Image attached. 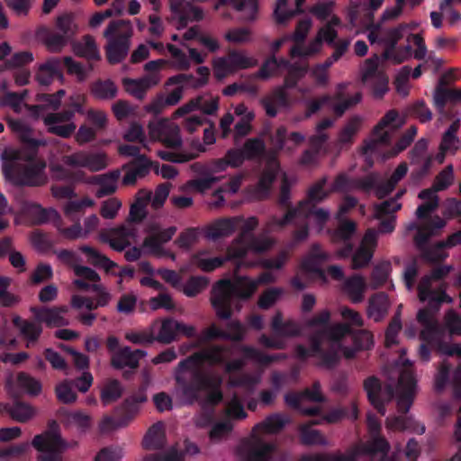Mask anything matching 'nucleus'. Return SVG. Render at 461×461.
I'll return each instance as SVG.
<instances>
[{
	"instance_id": "c9c22d12",
	"label": "nucleus",
	"mask_w": 461,
	"mask_h": 461,
	"mask_svg": "<svg viewBox=\"0 0 461 461\" xmlns=\"http://www.w3.org/2000/svg\"><path fill=\"white\" fill-rule=\"evenodd\" d=\"M165 446V433L163 423L153 424L142 439V447L147 450L161 449Z\"/></svg>"
},
{
	"instance_id": "5fc2aeb1",
	"label": "nucleus",
	"mask_w": 461,
	"mask_h": 461,
	"mask_svg": "<svg viewBox=\"0 0 461 461\" xmlns=\"http://www.w3.org/2000/svg\"><path fill=\"white\" fill-rule=\"evenodd\" d=\"M17 384L19 387L31 395L36 396L41 392V382L26 373L22 372L18 374Z\"/></svg>"
},
{
	"instance_id": "774afa93",
	"label": "nucleus",
	"mask_w": 461,
	"mask_h": 461,
	"mask_svg": "<svg viewBox=\"0 0 461 461\" xmlns=\"http://www.w3.org/2000/svg\"><path fill=\"white\" fill-rule=\"evenodd\" d=\"M445 326L450 335L461 336V316L455 310H448L444 316Z\"/></svg>"
},
{
	"instance_id": "338daca9",
	"label": "nucleus",
	"mask_w": 461,
	"mask_h": 461,
	"mask_svg": "<svg viewBox=\"0 0 461 461\" xmlns=\"http://www.w3.org/2000/svg\"><path fill=\"white\" fill-rule=\"evenodd\" d=\"M53 276V270L50 264L39 263L30 276V283L32 285H40L43 282L49 281Z\"/></svg>"
},
{
	"instance_id": "473e14b6",
	"label": "nucleus",
	"mask_w": 461,
	"mask_h": 461,
	"mask_svg": "<svg viewBox=\"0 0 461 461\" xmlns=\"http://www.w3.org/2000/svg\"><path fill=\"white\" fill-rule=\"evenodd\" d=\"M303 400L312 401L315 403L324 402L325 399L319 381H315L311 388H305L299 393L285 395V403H301Z\"/></svg>"
},
{
	"instance_id": "412c9836",
	"label": "nucleus",
	"mask_w": 461,
	"mask_h": 461,
	"mask_svg": "<svg viewBox=\"0 0 461 461\" xmlns=\"http://www.w3.org/2000/svg\"><path fill=\"white\" fill-rule=\"evenodd\" d=\"M364 81H373V93L376 98H382L388 91L389 78L386 74L378 69L376 61L366 60V66L363 72Z\"/></svg>"
},
{
	"instance_id": "680f3d73",
	"label": "nucleus",
	"mask_w": 461,
	"mask_h": 461,
	"mask_svg": "<svg viewBox=\"0 0 461 461\" xmlns=\"http://www.w3.org/2000/svg\"><path fill=\"white\" fill-rule=\"evenodd\" d=\"M374 252L366 246H360L352 255L351 267L353 269H360L368 266L373 258Z\"/></svg>"
},
{
	"instance_id": "ea45409f",
	"label": "nucleus",
	"mask_w": 461,
	"mask_h": 461,
	"mask_svg": "<svg viewBox=\"0 0 461 461\" xmlns=\"http://www.w3.org/2000/svg\"><path fill=\"white\" fill-rule=\"evenodd\" d=\"M318 424V421L312 420L309 424H303L299 428L300 441L306 446L311 445H325L326 439L319 430L312 429V425Z\"/></svg>"
},
{
	"instance_id": "3c124183",
	"label": "nucleus",
	"mask_w": 461,
	"mask_h": 461,
	"mask_svg": "<svg viewBox=\"0 0 461 461\" xmlns=\"http://www.w3.org/2000/svg\"><path fill=\"white\" fill-rule=\"evenodd\" d=\"M357 230V225L353 221L346 220L340 222L338 228L333 231L331 239L333 242L351 241Z\"/></svg>"
},
{
	"instance_id": "5701e85b",
	"label": "nucleus",
	"mask_w": 461,
	"mask_h": 461,
	"mask_svg": "<svg viewBox=\"0 0 461 461\" xmlns=\"http://www.w3.org/2000/svg\"><path fill=\"white\" fill-rule=\"evenodd\" d=\"M288 88L284 86L276 87L269 96L261 99L260 103L268 117L274 118L277 114V107L287 108L291 104Z\"/></svg>"
},
{
	"instance_id": "f3484780",
	"label": "nucleus",
	"mask_w": 461,
	"mask_h": 461,
	"mask_svg": "<svg viewBox=\"0 0 461 461\" xmlns=\"http://www.w3.org/2000/svg\"><path fill=\"white\" fill-rule=\"evenodd\" d=\"M176 232V227L175 226L163 230L152 226L149 229V234L142 242V248L148 249L149 252L153 255L161 256L164 254L162 245L171 240Z\"/></svg>"
},
{
	"instance_id": "423d86ee",
	"label": "nucleus",
	"mask_w": 461,
	"mask_h": 461,
	"mask_svg": "<svg viewBox=\"0 0 461 461\" xmlns=\"http://www.w3.org/2000/svg\"><path fill=\"white\" fill-rule=\"evenodd\" d=\"M32 446L41 453L39 461H62V453L68 448L56 420H50L48 429L33 438Z\"/></svg>"
},
{
	"instance_id": "4d7b16f0",
	"label": "nucleus",
	"mask_w": 461,
	"mask_h": 461,
	"mask_svg": "<svg viewBox=\"0 0 461 461\" xmlns=\"http://www.w3.org/2000/svg\"><path fill=\"white\" fill-rule=\"evenodd\" d=\"M349 336L352 337L353 345L360 351L369 350L374 346V336L366 330H354Z\"/></svg>"
},
{
	"instance_id": "6e6d98bb",
	"label": "nucleus",
	"mask_w": 461,
	"mask_h": 461,
	"mask_svg": "<svg viewBox=\"0 0 461 461\" xmlns=\"http://www.w3.org/2000/svg\"><path fill=\"white\" fill-rule=\"evenodd\" d=\"M308 71V65L294 64L285 77L284 86L288 89L294 88L298 82L305 76Z\"/></svg>"
},
{
	"instance_id": "4468645a",
	"label": "nucleus",
	"mask_w": 461,
	"mask_h": 461,
	"mask_svg": "<svg viewBox=\"0 0 461 461\" xmlns=\"http://www.w3.org/2000/svg\"><path fill=\"white\" fill-rule=\"evenodd\" d=\"M139 405H116L113 416H105L99 423V429L106 433L127 426L138 414Z\"/></svg>"
},
{
	"instance_id": "72a5a7b5",
	"label": "nucleus",
	"mask_w": 461,
	"mask_h": 461,
	"mask_svg": "<svg viewBox=\"0 0 461 461\" xmlns=\"http://www.w3.org/2000/svg\"><path fill=\"white\" fill-rule=\"evenodd\" d=\"M343 290L349 296L352 303H360L364 298L366 281L362 276L355 274L345 280Z\"/></svg>"
},
{
	"instance_id": "2eb2a0df",
	"label": "nucleus",
	"mask_w": 461,
	"mask_h": 461,
	"mask_svg": "<svg viewBox=\"0 0 461 461\" xmlns=\"http://www.w3.org/2000/svg\"><path fill=\"white\" fill-rule=\"evenodd\" d=\"M325 339L322 336V332L319 330H315L309 338L310 348L312 357H317L320 358V365L326 368H333L339 361V356L336 355L335 349H332L327 346V348H323V342Z\"/></svg>"
},
{
	"instance_id": "e433bc0d",
	"label": "nucleus",
	"mask_w": 461,
	"mask_h": 461,
	"mask_svg": "<svg viewBox=\"0 0 461 461\" xmlns=\"http://www.w3.org/2000/svg\"><path fill=\"white\" fill-rule=\"evenodd\" d=\"M271 328L275 334L280 337H296L301 334V330L295 321H283V315L280 312L274 315Z\"/></svg>"
},
{
	"instance_id": "bb28decb",
	"label": "nucleus",
	"mask_w": 461,
	"mask_h": 461,
	"mask_svg": "<svg viewBox=\"0 0 461 461\" xmlns=\"http://www.w3.org/2000/svg\"><path fill=\"white\" fill-rule=\"evenodd\" d=\"M444 79L441 78L439 86H438L434 92V106L441 114L445 113V107L447 103L456 104L460 102V90L449 89L444 86Z\"/></svg>"
},
{
	"instance_id": "4be33fe9",
	"label": "nucleus",
	"mask_w": 461,
	"mask_h": 461,
	"mask_svg": "<svg viewBox=\"0 0 461 461\" xmlns=\"http://www.w3.org/2000/svg\"><path fill=\"white\" fill-rule=\"evenodd\" d=\"M241 221L242 216L219 219L207 227L205 236L212 240L229 237L239 228Z\"/></svg>"
},
{
	"instance_id": "c756f323",
	"label": "nucleus",
	"mask_w": 461,
	"mask_h": 461,
	"mask_svg": "<svg viewBox=\"0 0 461 461\" xmlns=\"http://www.w3.org/2000/svg\"><path fill=\"white\" fill-rule=\"evenodd\" d=\"M74 53L87 61H98L101 59L100 51L95 39L91 35H86L83 41H77L73 44Z\"/></svg>"
},
{
	"instance_id": "aec40b11",
	"label": "nucleus",
	"mask_w": 461,
	"mask_h": 461,
	"mask_svg": "<svg viewBox=\"0 0 461 461\" xmlns=\"http://www.w3.org/2000/svg\"><path fill=\"white\" fill-rule=\"evenodd\" d=\"M398 118V112L396 110L388 111L379 121L377 125L373 130L374 139L366 143L364 152L374 151L377 144H386L389 142L390 136L384 129L390 126Z\"/></svg>"
},
{
	"instance_id": "7ed1b4c3",
	"label": "nucleus",
	"mask_w": 461,
	"mask_h": 461,
	"mask_svg": "<svg viewBox=\"0 0 461 461\" xmlns=\"http://www.w3.org/2000/svg\"><path fill=\"white\" fill-rule=\"evenodd\" d=\"M254 279L240 276L235 282L229 279L218 281L212 289L211 303L219 319L229 320L232 315L233 298L249 299L257 291Z\"/></svg>"
},
{
	"instance_id": "603ef678",
	"label": "nucleus",
	"mask_w": 461,
	"mask_h": 461,
	"mask_svg": "<svg viewBox=\"0 0 461 461\" xmlns=\"http://www.w3.org/2000/svg\"><path fill=\"white\" fill-rule=\"evenodd\" d=\"M150 200V193H144L143 196L137 197L136 202L131 206L129 220L133 222L142 221L146 217V205Z\"/></svg>"
},
{
	"instance_id": "7c9ffc66",
	"label": "nucleus",
	"mask_w": 461,
	"mask_h": 461,
	"mask_svg": "<svg viewBox=\"0 0 461 461\" xmlns=\"http://www.w3.org/2000/svg\"><path fill=\"white\" fill-rule=\"evenodd\" d=\"M90 94L97 100H112L116 97L118 87L111 79H97L89 86Z\"/></svg>"
},
{
	"instance_id": "6ab92c4d",
	"label": "nucleus",
	"mask_w": 461,
	"mask_h": 461,
	"mask_svg": "<svg viewBox=\"0 0 461 461\" xmlns=\"http://www.w3.org/2000/svg\"><path fill=\"white\" fill-rule=\"evenodd\" d=\"M122 82L129 95L138 100H143L147 92L158 84L159 77L158 74H149L138 79L124 77Z\"/></svg>"
},
{
	"instance_id": "58836bf2",
	"label": "nucleus",
	"mask_w": 461,
	"mask_h": 461,
	"mask_svg": "<svg viewBox=\"0 0 461 461\" xmlns=\"http://www.w3.org/2000/svg\"><path fill=\"white\" fill-rule=\"evenodd\" d=\"M287 1L288 0H276V8L274 10V17L277 24H285L295 15L301 14L303 11L300 7L306 0H295L297 8L294 10L286 9Z\"/></svg>"
},
{
	"instance_id": "49530a36",
	"label": "nucleus",
	"mask_w": 461,
	"mask_h": 461,
	"mask_svg": "<svg viewBox=\"0 0 461 461\" xmlns=\"http://www.w3.org/2000/svg\"><path fill=\"white\" fill-rule=\"evenodd\" d=\"M231 4L237 11H242L245 6H248L249 14L246 17L247 21H253L256 19L258 5V0H218L214 5V10H219L221 6Z\"/></svg>"
},
{
	"instance_id": "39448f33",
	"label": "nucleus",
	"mask_w": 461,
	"mask_h": 461,
	"mask_svg": "<svg viewBox=\"0 0 461 461\" xmlns=\"http://www.w3.org/2000/svg\"><path fill=\"white\" fill-rule=\"evenodd\" d=\"M132 33V26L129 20L110 22L104 32V37L107 40L104 50L109 64H119L127 57Z\"/></svg>"
},
{
	"instance_id": "a18cd8bd",
	"label": "nucleus",
	"mask_w": 461,
	"mask_h": 461,
	"mask_svg": "<svg viewBox=\"0 0 461 461\" xmlns=\"http://www.w3.org/2000/svg\"><path fill=\"white\" fill-rule=\"evenodd\" d=\"M25 211L32 222L38 225L48 222L51 216L57 215V212L54 209H45L34 203H29Z\"/></svg>"
},
{
	"instance_id": "ddd939ff",
	"label": "nucleus",
	"mask_w": 461,
	"mask_h": 461,
	"mask_svg": "<svg viewBox=\"0 0 461 461\" xmlns=\"http://www.w3.org/2000/svg\"><path fill=\"white\" fill-rule=\"evenodd\" d=\"M150 138L162 142L167 148L176 149L182 145L179 128L167 119L149 123Z\"/></svg>"
},
{
	"instance_id": "79ce46f5",
	"label": "nucleus",
	"mask_w": 461,
	"mask_h": 461,
	"mask_svg": "<svg viewBox=\"0 0 461 461\" xmlns=\"http://www.w3.org/2000/svg\"><path fill=\"white\" fill-rule=\"evenodd\" d=\"M245 158L249 161L261 158L266 152V144L259 137L248 139L240 148Z\"/></svg>"
},
{
	"instance_id": "9b49d317",
	"label": "nucleus",
	"mask_w": 461,
	"mask_h": 461,
	"mask_svg": "<svg viewBox=\"0 0 461 461\" xmlns=\"http://www.w3.org/2000/svg\"><path fill=\"white\" fill-rule=\"evenodd\" d=\"M257 63L256 59L245 56L242 52L230 50L226 57L218 58L214 61L215 77L221 79L227 74L253 68Z\"/></svg>"
},
{
	"instance_id": "a211bd4d",
	"label": "nucleus",
	"mask_w": 461,
	"mask_h": 461,
	"mask_svg": "<svg viewBox=\"0 0 461 461\" xmlns=\"http://www.w3.org/2000/svg\"><path fill=\"white\" fill-rule=\"evenodd\" d=\"M147 352L142 349L132 350L125 346L114 352L111 358V366L117 370L125 367L136 370L140 366V360L146 357Z\"/></svg>"
},
{
	"instance_id": "9d476101",
	"label": "nucleus",
	"mask_w": 461,
	"mask_h": 461,
	"mask_svg": "<svg viewBox=\"0 0 461 461\" xmlns=\"http://www.w3.org/2000/svg\"><path fill=\"white\" fill-rule=\"evenodd\" d=\"M281 172V166L276 157L269 158L261 170L257 184L250 187L252 196L257 200L269 197L272 186Z\"/></svg>"
},
{
	"instance_id": "b1692460",
	"label": "nucleus",
	"mask_w": 461,
	"mask_h": 461,
	"mask_svg": "<svg viewBox=\"0 0 461 461\" xmlns=\"http://www.w3.org/2000/svg\"><path fill=\"white\" fill-rule=\"evenodd\" d=\"M13 325L19 330L20 336L26 340V348L34 345L42 333V325L14 315L12 319Z\"/></svg>"
},
{
	"instance_id": "cd10ccee",
	"label": "nucleus",
	"mask_w": 461,
	"mask_h": 461,
	"mask_svg": "<svg viewBox=\"0 0 461 461\" xmlns=\"http://www.w3.org/2000/svg\"><path fill=\"white\" fill-rule=\"evenodd\" d=\"M389 306V299L385 293L375 294L369 299L367 314L375 321H381L387 314Z\"/></svg>"
},
{
	"instance_id": "20e7f679",
	"label": "nucleus",
	"mask_w": 461,
	"mask_h": 461,
	"mask_svg": "<svg viewBox=\"0 0 461 461\" xmlns=\"http://www.w3.org/2000/svg\"><path fill=\"white\" fill-rule=\"evenodd\" d=\"M288 419L279 413H274L267 416L263 421L254 426L252 429L253 444L250 446L247 461H271L276 445L270 442H265L261 434H276L282 430L288 423Z\"/></svg>"
},
{
	"instance_id": "4c0bfd02",
	"label": "nucleus",
	"mask_w": 461,
	"mask_h": 461,
	"mask_svg": "<svg viewBox=\"0 0 461 461\" xmlns=\"http://www.w3.org/2000/svg\"><path fill=\"white\" fill-rule=\"evenodd\" d=\"M80 250L87 256L93 266L103 268L106 273H112V269L118 267L117 263L90 246H81Z\"/></svg>"
},
{
	"instance_id": "bf43d9fd",
	"label": "nucleus",
	"mask_w": 461,
	"mask_h": 461,
	"mask_svg": "<svg viewBox=\"0 0 461 461\" xmlns=\"http://www.w3.org/2000/svg\"><path fill=\"white\" fill-rule=\"evenodd\" d=\"M27 95L28 90H23L21 93L6 92L1 98V104L11 107L15 113H20L23 102Z\"/></svg>"
},
{
	"instance_id": "c03bdc74",
	"label": "nucleus",
	"mask_w": 461,
	"mask_h": 461,
	"mask_svg": "<svg viewBox=\"0 0 461 461\" xmlns=\"http://www.w3.org/2000/svg\"><path fill=\"white\" fill-rule=\"evenodd\" d=\"M33 59V54L29 50L15 52L0 65V72L14 68H26L25 66L32 63Z\"/></svg>"
},
{
	"instance_id": "a19ab883",
	"label": "nucleus",
	"mask_w": 461,
	"mask_h": 461,
	"mask_svg": "<svg viewBox=\"0 0 461 461\" xmlns=\"http://www.w3.org/2000/svg\"><path fill=\"white\" fill-rule=\"evenodd\" d=\"M59 417L61 421L75 424L83 431L91 427V417L81 411H68L61 408L59 410Z\"/></svg>"
},
{
	"instance_id": "09e8293b",
	"label": "nucleus",
	"mask_w": 461,
	"mask_h": 461,
	"mask_svg": "<svg viewBox=\"0 0 461 461\" xmlns=\"http://www.w3.org/2000/svg\"><path fill=\"white\" fill-rule=\"evenodd\" d=\"M56 30L70 41L77 32L74 15L72 14L59 15L56 21Z\"/></svg>"
},
{
	"instance_id": "f03ea898",
	"label": "nucleus",
	"mask_w": 461,
	"mask_h": 461,
	"mask_svg": "<svg viewBox=\"0 0 461 461\" xmlns=\"http://www.w3.org/2000/svg\"><path fill=\"white\" fill-rule=\"evenodd\" d=\"M3 172L17 186L39 187L48 183L46 162L22 150L5 149L2 154Z\"/></svg>"
},
{
	"instance_id": "2f4dec72",
	"label": "nucleus",
	"mask_w": 461,
	"mask_h": 461,
	"mask_svg": "<svg viewBox=\"0 0 461 461\" xmlns=\"http://www.w3.org/2000/svg\"><path fill=\"white\" fill-rule=\"evenodd\" d=\"M111 232L118 234L120 237L112 238L109 232L102 231L100 233L101 241L109 244V246L115 251H123L130 245V242L127 240V238L131 236L130 230L126 227L122 226L116 229H112Z\"/></svg>"
},
{
	"instance_id": "0e129e2a",
	"label": "nucleus",
	"mask_w": 461,
	"mask_h": 461,
	"mask_svg": "<svg viewBox=\"0 0 461 461\" xmlns=\"http://www.w3.org/2000/svg\"><path fill=\"white\" fill-rule=\"evenodd\" d=\"M31 240L38 251L47 253L51 250L53 252L54 241L50 239L49 234L36 230L32 232Z\"/></svg>"
},
{
	"instance_id": "c85d7f7f",
	"label": "nucleus",
	"mask_w": 461,
	"mask_h": 461,
	"mask_svg": "<svg viewBox=\"0 0 461 461\" xmlns=\"http://www.w3.org/2000/svg\"><path fill=\"white\" fill-rule=\"evenodd\" d=\"M0 413L16 422L25 423L37 414V410L34 405H0Z\"/></svg>"
},
{
	"instance_id": "0eeeda50",
	"label": "nucleus",
	"mask_w": 461,
	"mask_h": 461,
	"mask_svg": "<svg viewBox=\"0 0 461 461\" xmlns=\"http://www.w3.org/2000/svg\"><path fill=\"white\" fill-rule=\"evenodd\" d=\"M441 304L442 303L435 294L429 298L427 307L420 309L417 313V321L423 326L420 338L422 341L430 345L439 343L443 335L442 328L435 318V315L440 310Z\"/></svg>"
},
{
	"instance_id": "6e6552de",
	"label": "nucleus",
	"mask_w": 461,
	"mask_h": 461,
	"mask_svg": "<svg viewBox=\"0 0 461 461\" xmlns=\"http://www.w3.org/2000/svg\"><path fill=\"white\" fill-rule=\"evenodd\" d=\"M297 217H302L303 220L312 219L314 223L321 230L330 220V212L324 208H318L317 205L305 206V208H291L286 211L281 219L273 217L268 223V229H283Z\"/></svg>"
},
{
	"instance_id": "dca6fc26",
	"label": "nucleus",
	"mask_w": 461,
	"mask_h": 461,
	"mask_svg": "<svg viewBox=\"0 0 461 461\" xmlns=\"http://www.w3.org/2000/svg\"><path fill=\"white\" fill-rule=\"evenodd\" d=\"M329 259V255L321 250L318 243L312 245L308 255L301 263V269L309 276H313L320 279H325V272L321 267L322 262Z\"/></svg>"
},
{
	"instance_id": "de8ad7c7",
	"label": "nucleus",
	"mask_w": 461,
	"mask_h": 461,
	"mask_svg": "<svg viewBox=\"0 0 461 461\" xmlns=\"http://www.w3.org/2000/svg\"><path fill=\"white\" fill-rule=\"evenodd\" d=\"M123 387L117 379H107L101 389V399L103 402H115L121 398Z\"/></svg>"
},
{
	"instance_id": "f704fd0d",
	"label": "nucleus",
	"mask_w": 461,
	"mask_h": 461,
	"mask_svg": "<svg viewBox=\"0 0 461 461\" xmlns=\"http://www.w3.org/2000/svg\"><path fill=\"white\" fill-rule=\"evenodd\" d=\"M239 349L247 359L255 360L263 366H268L274 362L285 360L286 358V355L284 353L267 355L251 346L240 345L239 346Z\"/></svg>"
},
{
	"instance_id": "13d9d810",
	"label": "nucleus",
	"mask_w": 461,
	"mask_h": 461,
	"mask_svg": "<svg viewBox=\"0 0 461 461\" xmlns=\"http://www.w3.org/2000/svg\"><path fill=\"white\" fill-rule=\"evenodd\" d=\"M209 284L205 276H191L183 288L184 294L188 297H194L204 290Z\"/></svg>"
},
{
	"instance_id": "f8f14e48",
	"label": "nucleus",
	"mask_w": 461,
	"mask_h": 461,
	"mask_svg": "<svg viewBox=\"0 0 461 461\" xmlns=\"http://www.w3.org/2000/svg\"><path fill=\"white\" fill-rule=\"evenodd\" d=\"M272 246L273 240L265 235H249L246 241L237 245H230L228 248V258L237 259V267H239L241 260L249 250L256 253H263L270 249Z\"/></svg>"
},
{
	"instance_id": "69168bd1",
	"label": "nucleus",
	"mask_w": 461,
	"mask_h": 461,
	"mask_svg": "<svg viewBox=\"0 0 461 461\" xmlns=\"http://www.w3.org/2000/svg\"><path fill=\"white\" fill-rule=\"evenodd\" d=\"M454 181V167L452 165H447L441 170L435 177L433 185L436 191H444L447 189Z\"/></svg>"
},
{
	"instance_id": "f257e3e1",
	"label": "nucleus",
	"mask_w": 461,
	"mask_h": 461,
	"mask_svg": "<svg viewBox=\"0 0 461 461\" xmlns=\"http://www.w3.org/2000/svg\"><path fill=\"white\" fill-rule=\"evenodd\" d=\"M223 350L222 347L214 346L194 352L178 363L175 373L176 388L189 403L198 402L203 397L205 398L203 403L221 402V377L205 374L199 367L205 362L212 365L224 364Z\"/></svg>"
},
{
	"instance_id": "37998d69",
	"label": "nucleus",
	"mask_w": 461,
	"mask_h": 461,
	"mask_svg": "<svg viewBox=\"0 0 461 461\" xmlns=\"http://www.w3.org/2000/svg\"><path fill=\"white\" fill-rule=\"evenodd\" d=\"M12 278L0 276V306L13 308L20 303L21 297L8 291Z\"/></svg>"
},
{
	"instance_id": "393cba45",
	"label": "nucleus",
	"mask_w": 461,
	"mask_h": 461,
	"mask_svg": "<svg viewBox=\"0 0 461 461\" xmlns=\"http://www.w3.org/2000/svg\"><path fill=\"white\" fill-rule=\"evenodd\" d=\"M322 336L328 340L330 348L335 349L336 355L339 356L342 348L341 340L347 335L353 332V328L347 323H339L333 326H326L319 330Z\"/></svg>"
},
{
	"instance_id": "a878e982",
	"label": "nucleus",
	"mask_w": 461,
	"mask_h": 461,
	"mask_svg": "<svg viewBox=\"0 0 461 461\" xmlns=\"http://www.w3.org/2000/svg\"><path fill=\"white\" fill-rule=\"evenodd\" d=\"M36 80L40 85L49 86L58 77L62 78L61 59L59 58H50L41 64L36 73Z\"/></svg>"
},
{
	"instance_id": "e2e57ef3",
	"label": "nucleus",
	"mask_w": 461,
	"mask_h": 461,
	"mask_svg": "<svg viewBox=\"0 0 461 461\" xmlns=\"http://www.w3.org/2000/svg\"><path fill=\"white\" fill-rule=\"evenodd\" d=\"M107 156L103 152H86L85 167L95 172L107 167Z\"/></svg>"
},
{
	"instance_id": "8fccbe9b",
	"label": "nucleus",
	"mask_w": 461,
	"mask_h": 461,
	"mask_svg": "<svg viewBox=\"0 0 461 461\" xmlns=\"http://www.w3.org/2000/svg\"><path fill=\"white\" fill-rule=\"evenodd\" d=\"M177 334V321L166 319L162 321L160 330L155 337L161 343L169 344L176 339Z\"/></svg>"
},
{
	"instance_id": "864d4df0",
	"label": "nucleus",
	"mask_w": 461,
	"mask_h": 461,
	"mask_svg": "<svg viewBox=\"0 0 461 461\" xmlns=\"http://www.w3.org/2000/svg\"><path fill=\"white\" fill-rule=\"evenodd\" d=\"M194 260L196 266L204 272H212L216 268L221 267L225 261H234L237 265V259L235 258H228V253L226 257H214L209 258H203L199 255H195L194 257Z\"/></svg>"
},
{
	"instance_id": "052dcab7",
	"label": "nucleus",
	"mask_w": 461,
	"mask_h": 461,
	"mask_svg": "<svg viewBox=\"0 0 461 461\" xmlns=\"http://www.w3.org/2000/svg\"><path fill=\"white\" fill-rule=\"evenodd\" d=\"M364 388L366 392L369 403H384L380 399L382 385L378 378L375 376L368 377L364 383Z\"/></svg>"
},
{
	"instance_id": "1a4fd4ad",
	"label": "nucleus",
	"mask_w": 461,
	"mask_h": 461,
	"mask_svg": "<svg viewBox=\"0 0 461 461\" xmlns=\"http://www.w3.org/2000/svg\"><path fill=\"white\" fill-rule=\"evenodd\" d=\"M403 366L404 368L400 373L396 388L387 384L384 390L388 401L396 398V403H413L417 393V381L413 372L410 369L411 366L410 360H405Z\"/></svg>"
}]
</instances>
